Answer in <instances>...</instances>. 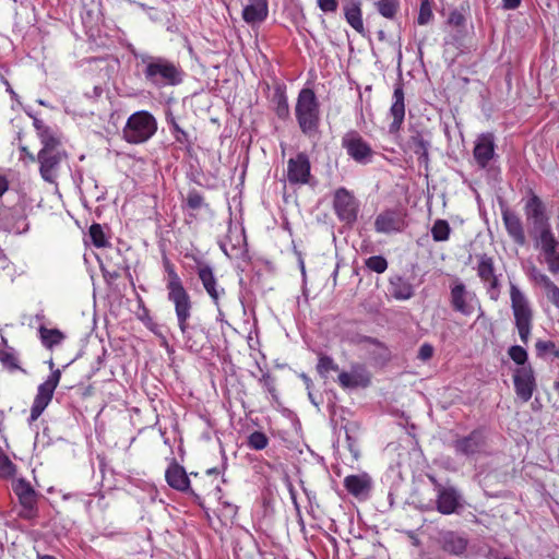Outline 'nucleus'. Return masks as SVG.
<instances>
[{"label":"nucleus","instance_id":"nucleus-47","mask_svg":"<svg viewBox=\"0 0 559 559\" xmlns=\"http://www.w3.org/2000/svg\"><path fill=\"white\" fill-rule=\"evenodd\" d=\"M367 269L378 274L385 272L388 269V261L382 255L369 257L365 262Z\"/></svg>","mask_w":559,"mask_h":559},{"label":"nucleus","instance_id":"nucleus-4","mask_svg":"<svg viewBox=\"0 0 559 559\" xmlns=\"http://www.w3.org/2000/svg\"><path fill=\"white\" fill-rule=\"evenodd\" d=\"M193 302L175 308L178 328L185 344L193 353L201 352L209 342V333L202 324H190Z\"/></svg>","mask_w":559,"mask_h":559},{"label":"nucleus","instance_id":"nucleus-36","mask_svg":"<svg viewBox=\"0 0 559 559\" xmlns=\"http://www.w3.org/2000/svg\"><path fill=\"white\" fill-rule=\"evenodd\" d=\"M166 121L170 128V132L177 143H179L186 151L190 152L193 146V141L190 134L183 130L173 115H167Z\"/></svg>","mask_w":559,"mask_h":559},{"label":"nucleus","instance_id":"nucleus-56","mask_svg":"<svg viewBox=\"0 0 559 559\" xmlns=\"http://www.w3.org/2000/svg\"><path fill=\"white\" fill-rule=\"evenodd\" d=\"M449 23L453 26L460 27L464 25L465 17L461 12L454 10L449 15Z\"/></svg>","mask_w":559,"mask_h":559},{"label":"nucleus","instance_id":"nucleus-2","mask_svg":"<svg viewBox=\"0 0 559 559\" xmlns=\"http://www.w3.org/2000/svg\"><path fill=\"white\" fill-rule=\"evenodd\" d=\"M295 117L300 131L307 135H314L320 126V103L312 88L304 87L299 91L296 105Z\"/></svg>","mask_w":559,"mask_h":559},{"label":"nucleus","instance_id":"nucleus-22","mask_svg":"<svg viewBox=\"0 0 559 559\" xmlns=\"http://www.w3.org/2000/svg\"><path fill=\"white\" fill-rule=\"evenodd\" d=\"M495 135L491 132L481 133L477 136L473 150V156L480 168H486L495 156Z\"/></svg>","mask_w":559,"mask_h":559},{"label":"nucleus","instance_id":"nucleus-7","mask_svg":"<svg viewBox=\"0 0 559 559\" xmlns=\"http://www.w3.org/2000/svg\"><path fill=\"white\" fill-rule=\"evenodd\" d=\"M13 492L16 495L20 503L17 512L19 518L33 521L38 518V493L32 485L25 479L21 478L14 480L12 484Z\"/></svg>","mask_w":559,"mask_h":559},{"label":"nucleus","instance_id":"nucleus-10","mask_svg":"<svg viewBox=\"0 0 559 559\" xmlns=\"http://www.w3.org/2000/svg\"><path fill=\"white\" fill-rule=\"evenodd\" d=\"M66 158L67 153L62 146L40 148L37 154V160L41 178L49 183H53L58 177L61 163Z\"/></svg>","mask_w":559,"mask_h":559},{"label":"nucleus","instance_id":"nucleus-61","mask_svg":"<svg viewBox=\"0 0 559 559\" xmlns=\"http://www.w3.org/2000/svg\"><path fill=\"white\" fill-rule=\"evenodd\" d=\"M37 559H57L53 556L37 554Z\"/></svg>","mask_w":559,"mask_h":559},{"label":"nucleus","instance_id":"nucleus-46","mask_svg":"<svg viewBox=\"0 0 559 559\" xmlns=\"http://www.w3.org/2000/svg\"><path fill=\"white\" fill-rule=\"evenodd\" d=\"M537 356H545L546 354H551L556 358H559V348H557L556 344L552 341H543L538 340L535 344Z\"/></svg>","mask_w":559,"mask_h":559},{"label":"nucleus","instance_id":"nucleus-44","mask_svg":"<svg viewBox=\"0 0 559 559\" xmlns=\"http://www.w3.org/2000/svg\"><path fill=\"white\" fill-rule=\"evenodd\" d=\"M247 444L252 450H263L269 444V438L262 431H253L249 435Z\"/></svg>","mask_w":559,"mask_h":559},{"label":"nucleus","instance_id":"nucleus-59","mask_svg":"<svg viewBox=\"0 0 559 559\" xmlns=\"http://www.w3.org/2000/svg\"><path fill=\"white\" fill-rule=\"evenodd\" d=\"M503 8L507 10H514L521 4V0H502Z\"/></svg>","mask_w":559,"mask_h":559},{"label":"nucleus","instance_id":"nucleus-26","mask_svg":"<svg viewBox=\"0 0 559 559\" xmlns=\"http://www.w3.org/2000/svg\"><path fill=\"white\" fill-rule=\"evenodd\" d=\"M390 115L393 120L390 123V132H396L401 129L405 118V98L402 84H396L393 92V104L390 108Z\"/></svg>","mask_w":559,"mask_h":559},{"label":"nucleus","instance_id":"nucleus-14","mask_svg":"<svg viewBox=\"0 0 559 559\" xmlns=\"http://www.w3.org/2000/svg\"><path fill=\"white\" fill-rule=\"evenodd\" d=\"M286 179L290 186L308 185L311 179V163L307 153L299 152L287 160Z\"/></svg>","mask_w":559,"mask_h":559},{"label":"nucleus","instance_id":"nucleus-57","mask_svg":"<svg viewBox=\"0 0 559 559\" xmlns=\"http://www.w3.org/2000/svg\"><path fill=\"white\" fill-rule=\"evenodd\" d=\"M546 295L551 304L559 308V287L556 284L546 292Z\"/></svg>","mask_w":559,"mask_h":559},{"label":"nucleus","instance_id":"nucleus-45","mask_svg":"<svg viewBox=\"0 0 559 559\" xmlns=\"http://www.w3.org/2000/svg\"><path fill=\"white\" fill-rule=\"evenodd\" d=\"M16 472L15 465L0 447V477L11 478Z\"/></svg>","mask_w":559,"mask_h":559},{"label":"nucleus","instance_id":"nucleus-13","mask_svg":"<svg viewBox=\"0 0 559 559\" xmlns=\"http://www.w3.org/2000/svg\"><path fill=\"white\" fill-rule=\"evenodd\" d=\"M452 445L456 454L469 457L485 452L487 437L484 429L477 428L467 436L455 439Z\"/></svg>","mask_w":559,"mask_h":559},{"label":"nucleus","instance_id":"nucleus-53","mask_svg":"<svg viewBox=\"0 0 559 559\" xmlns=\"http://www.w3.org/2000/svg\"><path fill=\"white\" fill-rule=\"evenodd\" d=\"M318 7L323 12H336L338 3L337 0H317Z\"/></svg>","mask_w":559,"mask_h":559},{"label":"nucleus","instance_id":"nucleus-64","mask_svg":"<svg viewBox=\"0 0 559 559\" xmlns=\"http://www.w3.org/2000/svg\"><path fill=\"white\" fill-rule=\"evenodd\" d=\"M281 147H282V154L284 155L285 154V150H284L283 144L281 145Z\"/></svg>","mask_w":559,"mask_h":559},{"label":"nucleus","instance_id":"nucleus-25","mask_svg":"<svg viewBox=\"0 0 559 559\" xmlns=\"http://www.w3.org/2000/svg\"><path fill=\"white\" fill-rule=\"evenodd\" d=\"M165 479L168 486L177 491L189 492L191 489V481L186 469L175 459H173L165 472Z\"/></svg>","mask_w":559,"mask_h":559},{"label":"nucleus","instance_id":"nucleus-40","mask_svg":"<svg viewBox=\"0 0 559 559\" xmlns=\"http://www.w3.org/2000/svg\"><path fill=\"white\" fill-rule=\"evenodd\" d=\"M317 371L321 378H326L330 372L338 371V365L334 361V359L331 356L320 354L317 364Z\"/></svg>","mask_w":559,"mask_h":559},{"label":"nucleus","instance_id":"nucleus-38","mask_svg":"<svg viewBox=\"0 0 559 559\" xmlns=\"http://www.w3.org/2000/svg\"><path fill=\"white\" fill-rule=\"evenodd\" d=\"M364 342L371 346L369 355L376 364L384 365L391 359V352L382 342L372 337H365Z\"/></svg>","mask_w":559,"mask_h":559},{"label":"nucleus","instance_id":"nucleus-20","mask_svg":"<svg viewBox=\"0 0 559 559\" xmlns=\"http://www.w3.org/2000/svg\"><path fill=\"white\" fill-rule=\"evenodd\" d=\"M342 389L367 388L371 383V373L362 364H352L350 371H342L337 377Z\"/></svg>","mask_w":559,"mask_h":559},{"label":"nucleus","instance_id":"nucleus-42","mask_svg":"<svg viewBox=\"0 0 559 559\" xmlns=\"http://www.w3.org/2000/svg\"><path fill=\"white\" fill-rule=\"evenodd\" d=\"M0 362L10 371L21 369L19 358L13 347H7L5 349L0 350Z\"/></svg>","mask_w":559,"mask_h":559},{"label":"nucleus","instance_id":"nucleus-54","mask_svg":"<svg viewBox=\"0 0 559 559\" xmlns=\"http://www.w3.org/2000/svg\"><path fill=\"white\" fill-rule=\"evenodd\" d=\"M534 280L537 284L542 285L546 292L555 285V283L549 278V276L540 272H537L534 275Z\"/></svg>","mask_w":559,"mask_h":559},{"label":"nucleus","instance_id":"nucleus-17","mask_svg":"<svg viewBox=\"0 0 559 559\" xmlns=\"http://www.w3.org/2000/svg\"><path fill=\"white\" fill-rule=\"evenodd\" d=\"M194 261L197 262V274L203 288L213 304L218 306L221 298L226 294L225 288L219 286L213 267L210 264L199 261L197 258H194Z\"/></svg>","mask_w":559,"mask_h":559},{"label":"nucleus","instance_id":"nucleus-52","mask_svg":"<svg viewBox=\"0 0 559 559\" xmlns=\"http://www.w3.org/2000/svg\"><path fill=\"white\" fill-rule=\"evenodd\" d=\"M433 353H435L433 346L431 344H429V343H424L419 347L417 358L423 360V361H427V360L432 358Z\"/></svg>","mask_w":559,"mask_h":559},{"label":"nucleus","instance_id":"nucleus-41","mask_svg":"<svg viewBox=\"0 0 559 559\" xmlns=\"http://www.w3.org/2000/svg\"><path fill=\"white\" fill-rule=\"evenodd\" d=\"M451 227L445 219H437L431 227V236L435 241H447L450 237Z\"/></svg>","mask_w":559,"mask_h":559},{"label":"nucleus","instance_id":"nucleus-55","mask_svg":"<svg viewBox=\"0 0 559 559\" xmlns=\"http://www.w3.org/2000/svg\"><path fill=\"white\" fill-rule=\"evenodd\" d=\"M144 314L140 317V320L144 323V325L153 333H157V324L153 321V319L148 314V310L146 308L143 309Z\"/></svg>","mask_w":559,"mask_h":559},{"label":"nucleus","instance_id":"nucleus-30","mask_svg":"<svg viewBox=\"0 0 559 559\" xmlns=\"http://www.w3.org/2000/svg\"><path fill=\"white\" fill-rule=\"evenodd\" d=\"M33 126L41 143V148L62 146L56 131L47 126L41 119L34 118Z\"/></svg>","mask_w":559,"mask_h":559},{"label":"nucleus","instance_id":"nucleus-48","mask_svg":"<svg viewBox=\"0 0 559 559\" xmlns=\"http://www.w3.org/2000/svg\"><path fill=\"white\" fill-rule=\"evenodd\" d=\"M508 355L516 365H520L521 367L527 366V352L524 349V347L520 345H512L508 349Z\"/></svg>","mask_w":559,"mask_h":559},{"label":"nucleus","instance_id":"nucleus-12","mask_svg":"<svg viewBox=\"0 0 559 559\" xmlns=\"http://www.w3.org/2000/svg\"><path fill=\"white\" fill-rule=\"evenodd\" d=\"M194 484H191L189 492L195 498L199 504L205 497H212L216 500L222 499L218 472L215 468L207 469L204 476L194 474Z\"/></svg>","mask_w":559,"mask_h":559},{"label":"nucleus","instance_id":"nucleus-5","mask_svg":"<svg viewBox=\"0 0 559 559\" xmlns=\"http://www.w3.org/2000/svg\"><path fill=\"white\" fill-rule=\"evenodd\" d=\"M157 131V120L147 110L133 112L122 129V139L130 144L147 142Z\"/></svg>","mask_w":559,"mask_h":559},{"label":"nucleus","instance_id":"nucleus-19","mask_svg":"<svg viewBox=\"0 0 559 559\" xmlns=\"http://www.w3.org/2000/svg\"><path fill=\"white\" fill-rule=\"evenodd\" d=\"M513 384L515 393L522 402L526 403L532 399L536 389V380L531 365L515 369Z\"/></svg>","mask_w":559,"mask_h":559},{"label":"nucleus","instance_id":"nucleus-9","mask_svg":"<svg viewBox=\"0 0 559 559\" xmlns=\"http://www.w3.org/2000/svg\"><path fill=\"white\" fill-rule=\"evenodd\" d=\"M342 147L356 163L366 165L372 160L374 152L371 145L356 130L346 132L341 141Z\"/></svg>","mask_w":559,"mask_h":559},{"label":"nucleus","instance_id":"nucleus-31","mask_svg":"<svg viewBox=\"0 0 559 559\" xmlns=\"http://www.w3.org/2000/svg\"><path fill=\"white\" fill-rule=\"evenodd\" d=\"M249 2L242 11L243 20L250 24L263 22L269 13L267 0H249Z\"/></svg>","mask_w":559,"mask_h":559},{"label":"nucleus","instance_id":"nucleus-11","mask_svg":"<svg viewBox=\"0 0 559 559\" xmlns=\"http://www.w3.org/2000/svg\"><path fill=\"white\" fill-rule=\"evenodd\" d=\"M60 379L61 371L56 369L49 374L47 380L38 386L37 394L31 407V415L28 419L29 424L36 421L49 405L52 400L53 392L60 382Z\"/></svg>","mask_w":559,"mask_h":559},{"label":"nucleus","instance_id":"nucleus-6","mask_svg":"<svg viewBox=\"0 0 559 559\" xmlns=\"http://www.w3.org/2000/svg\"><path fill=\"white\" fill-rule=\"evenodd\" d=\"M531 237L548 271L554 275L559 274V240L552 228L539 230L538 234Z\"/></svg>","mask_w":559,"mask_h":559},{"label":"nucleus","instance_id":"nucleus-16","mask_svg":"<svg viewBox=\"0 0 559 559\" xmlns=\"http://www.w3.org/2000/svg\"><path fill=\"white\" fill-rule=\"evenodd\" d=\"M333 206L340 221L352 224L357 219L358 203L347 189L338 188L335 191Z\"/></svg>","mask_w":559,"mask_h":559},{"label":"nucleus","instance_id":"nucleus-1","mask_svg":"<svg viewBox=\"0 0 559 559\" xmlns=\"http://www.w3.org/2000/svg\"><path fill=\"white\" fill-rule=\"evenodd\" d=\"M141 63L144 66L143 75L151 85L162 88L176 86L183 81V71L180 64L164 57L142 56Z\"/></svg>","mask_w":559,"mask_h":559},{"label":"nucleus","instance_id":"nucleus-51","mask_svg":"<svg viewBox=\"0 0 559 559\" xmlns=\"http://www.w3.org/2000/svg\"><path fill=\"white\" fill-rule=\"evenodd\" d=\"M259 382L272 395L273 399L277 397L275 378L270 372H264L259 379Z\"/></svg>","mask_w":559,"mask_h":559},{"label":"nucleus","instance_id":"nucleus-43","mask_svg":"<svg viewBox=\"0 0 559 559\" xmlns=\"http://www.w3.org/2000/svg\"><path fill=\"white\" fill-rule=\"evenodd\" d=\"M88 235L92 243L96 248H105L109 246V241L107 240L100 224H92L88 229Z\"/></svg>","mask_w":559,"mask_h":559},{"label":"nucleus","instance_id":"nucleus-21","mask_svg":"<svg viewBox=\"0 0 559 559\" xmlns=\"http://www.w3.org/2000/svg\"><path fill=\"white\" fill-rule=\"evenodd\" d=\"M167 299L175 308L192 304L191 296L183 286L182 280L177 270L166 274Z\"/></svg>","mask_w":559,"mask_h":559},{"label":"nucleus","instance_id":"nucleus-49","mask_svg":"<svg viewBox=\"0 0 559 559\" xmlns=\"http://www.w3.org/2000/svg\"><path fill=\"white\" fill-rule=\"evenodd\" d=\"M186 204L190 210H200L206 205L204 197L195 189L188 192Z\"/></svg>","mask_w":559,"mask_h":559},{"label":"nucleus","instance_id":"nucleus-33","mask_svg":"<svg viewBox=\"0 0 559 559\" xmlns=\"http://www.w3.org/2000/svg\"><path fill=\"white\" fill-rule=\"evenodd\" d=\"M346 22L359 34H364V22L360 0H349L344 4Z\"/></svg>","mask_w":559,"mask_h":559},{"label":"nucleus","instance_id":"nucleus-29","mask_svg":"<svg viewBox=\"0 0 559 559\" xmlns=\"http://www.w3.org/2000/svg\"><path fill=\"white\" fill-rule=\"evenodd\" d=\"M459 506H460V496L454 488L441 487L438 490L437 510L441 514H445V515L452 514L456 511Z\"/></svg>","mask_w":559,"mask_h":559},{"label":"nucleus","instance_id":"nucleus-8","mask_svg":"<svg viewBox=\"0 0 559 559\" xmlns=\"http://www.w3.org/2000/svg\"><path fill=\"white\" fill-rule=\"evenodd\" d=\"M476 274L484 284L489 298L497 301L500 297L501 284L495 266V259L487 253L476 255Z\"/></svg>","mask_w":559,"mask_h":559},{"label":"nucleus","instance_id":"nucleus-35","mask_svg":"<svg viewBox=\"0 0 559 559\" xmlns=\"http://www.w3.org/2000/svg\"><path fill=\"white\" fill-rule=\"evenodd\" d=\"M389 292L397 300H407L413 297V285L402 276H396L390 281Z\"/></svg>","mask_w":559,"mask_h":559},{"label":"nucleus","instance_id":"nucleus-63","mask_svg":"<svg viewBox=\"0 0 559 559\" xmlns=\"http://www.w3.org/2000/svg\"><path fill=\"white\" fill-rule=\"evenodd\" d=\"M28 154V157L31 158V160H35V156L32 154V153H27Z\"/></svg>","mask_w":559,"mask_h":559},{"label":"nucleus","instance_id":"nucleus-32","mask_svg":"<svg viewBox=\"0 0 559 559\" xmlns=\"http://www.w3.org/2000/svg\"><path fill=\"white\" fill-rule=\"evenodd\" d=\"M408 148L417 155L420 164L427 165L429 162V146L430 143L425 139L420 131L415 130L407 140Z\"/></svg>","mask_w":559,"mask_h":559},{"label":"nucleus","instance_id":"nucleus-15","mask_svg":"<svg viewBox=\"0 0 559 559\" xmlns=\"http://www.w3.org/2000/svg\"><path fill=\"white\" fill-rule=\"evenodd\" d=\"M474 301L477 302L476 295L467 290L466 285L456 280L450 286V304L455 312L463 316H471L474 313Z\"/></svg>","mask_w":559,"mask_h":559},{"label":"nucleus","instance_id":"nucleus-50","mask_svg":"<svg viewBox=\"0 0 559 559\" xmlns=\"http://www.w3.org/2000/svg\"><path fill=\"white\" fill-rule=\"evenodd\" d=\"M432 10L431 4L428 0H423L420 3L419 14L417 17V22L419 25H426L432 19Z\"/></svg>","mask_w":559,"mask_h":559},{"label":"nucleus","instance_id":"nucleus-34","mask_svg":"<svg viewBox=\"0 0 559 559\" xmlns=\"http://www.w3.org/2000/svg\"><path fill=\"white\" fill-rule=\"evenodd\" d=\"M272 103L274 105V112L280 120H287L290 117V109L286 94L285 85H276L274 87Z\"/></svg>","mask_w":559,"mask_h":559},{"label":"nucleus","instance_id":"nucleus-62","mask_svg":"<svg viewBox=\"0 0 559 559\" xmlns=\"http://www.w3.org/2000/svg\"><path fill=\"white\" fill-rule=\"evenodd\" d=\"M555 390L559 394V381L555 383Z\"/></svg>","mask_w":559,"mask_h":559},{"label":"nucleus","instance_id":"nucleus-37","mask_svg":"<svg viewBox=\"0 0 559 559\" xmlns=\"http://www.w3.org/2000/svg\"><path fill=\"white\" fill-rule=\"evenodd\" d=\"M38 335L41 345L50 350L66 340V335L62 331L59 329H48L45 325L38 328Z\"/></svg>","mask_w":559,"mask_h":559},{"label":"nucleus","instance_id":"nucleus-24","mask_svg":"<svg viewBox=\"0 0 559 559\" xmlns=\"http://www.w3.org/2000/svg\"><path fill=\"white\" fill-rule=\"evenodd\" d=\"M501 216L506 230L513 242L520 247L525 246L527 240L519 215L506 207L502 209Z\"/></svg>","mask_w":559,"mask_h":559},{"label":"nucleus","instance_id":"nucleus-27","mask_svg":"<svg viewBox=\"0 0 559 559\" xmlns=\"http://www.w3.org/2000/svg\"><path fill=\"white\" fill-rule=\"evenodd\" d=\"M343 484L347 492L356 498L368 496L372 487L371 477L367 473L348 475Z\"/></svg>","mask_w":559,"mask_h":559},{"label":"nucleus","instance_id":"nucleus-60","mask_svg":"<svg viewBox=\"0 0 559 559\" xmlns=\"http://www.w3.org/2000/svg\"><path fill=\"white\" fill-rule=\"evenodd\" d=\"M9 181L4 176H0V198L8 191Z\"/></svg>","mask_w":559,"mask_h":559},{"label":"nucleus","instance_id":"nucleus-23","mask_svg":"<svg viewBox=\"0 0 559 559\" xmlns=\"http://www.w3.org/2000/svg\"><path fill=\"white\" fill-rule=\"evenodd\" d=\"M438 543L445 554L455 557H463L468 547V539L453 531L441 533Z\"/></svg>","mask_w":559,"mask_h":559},{"label":"nucleus","instance_id":"nucleus-18","mask_svg":"<svg viewBox=\"0 0 559 559\" xmlns=\"http://www.w3.org/2000/svg\"><path fill=\"white\" fill-rule=\"evenodd\" d=\"M525 215L527 221H532L531 236L538 234L539 230L551 228L549 218L545 213V205L540 198L534 193L525 204Z\"/></svg>","mask_w":559,"mask_h":559},{"label":"nucleus","instance_id":"nucleus-58","mask_svg":"<svg viewBox=\"0 0 559 559\" xmlns=\"http://www.w3.org/2000/svg\"><path fill=\"white\" fill-rule=\"evenodd\" d=\"M163 267L166 274L176 271L175 264L166 257H163Z\"/></svg>","mask_w":559,"mask_h":559},{"label":"nucleus","instance_id":"nucleus-3","mask_svg":"<svg viewBox=\"0 0 559 559\" xmlns=\"http://www.w3.org/2000/svg\"><path fill=\"white\" fill-rule=\"evenodd\" d=\"M510 301L514 318V325L518 330L520 340L524 345H527L533 329V308L527 297L513 283L510 284Z\"/></svg>","mask_w":559,"mask_h":559},{"label":"nucleus","instance_id":"nucleus-39","mask_svg":"<svg viewBox=\"0 0 559 559\" xmlns=\"http://www.w3.org/2000/svg\"><path fill=\"white\" fill-rule=\"evenodd\" d=\"M378 12L385 19H394L400 10L399 0H378L376 2Z\"/></svg>","mask_w":559,"mask_h":559},{"label":"nucleus","instance_id":"nucleus-28","mask_svg":"<svg viewBox=\"0 0 559 559\" xmlns=\"http://www.w3.org/2000/svg\"><path fill=\"white\" fill-rule=\"evenodd\" d=\"M404 227V221L395 211H384L380 213L374 221V229L377 233L390 234L401 231Z\"/></svg>","mask_w":559,"mask_h":559}]
</instances>
